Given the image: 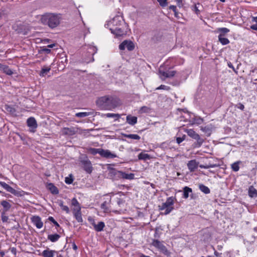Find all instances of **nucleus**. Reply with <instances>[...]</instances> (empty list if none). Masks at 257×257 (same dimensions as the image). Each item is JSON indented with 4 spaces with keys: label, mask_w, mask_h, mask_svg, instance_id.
Here are the masks:
<instances>
[{
    "label": "nucleus",
    "mask_w": 257,
    "mask_h": 257,
    "mask_svg": "<svg viewBox=\"0 0 257 257\" xmlns=\"http://www.w3.org/2000/svg\"><path fill=\"white\" fill-rule=\"evenodd\" d=\"M102 150V149H101V148H98V149L90 148L89 150V152L92 155H96L97 154H98L101 156Z\"/></svg>",
    "instance_id": "obj_37"
},
{
    "label": "nucleus",
    "mask_w": 257,
    "mask_h": 257,
    "mask_svg": "<svg viewBox=\"0 0 257 257\" xmlns=\"http://www.w3.org/2000/svg\"><path fill=\"white\" fill-rule=\"evenodd\" d=\"M235 107H237V108H238L241 110H243L244 109V105L241 103H239L237 104L236 105H235Z\"/></svg>",
    "instance_id": "obj_49"
},
{
    "label": "nucleus",
    "mask_w": 257,
    "mask_h": 257,
    "mask_svg": "<svg viewBox=\"0 0 257 257\" xmlns=\"http://www.w3.org/2000/svg\"><path fill=\"white\" fill-rule=\"evenodd\" d=\"M111 199L109 198L107 201H104L101 205V208L104 211H107L109 210L108 205L110 202Z\"/></svg>",
    "instance_id": "obj_32"
},
{
    "label": "nucleus",
    "mask_w": 257,
    "mask_h": 257,
    "mask_svg": "<svg viewBox=\"0 0 257 257\" xmlns=\"http://www.w3.org/2000/svg\"><path fill=\"white\" fill-rule=\"evenodd\" d=\"M42 52H45L47 54L50 53L51 52V50L48 48H44L42 49Z\"/></svg>",
    "instance_id": "obj_54"
},
{
    "label": "nucleus",
    "mask_w": 257,
    "mask_h": 257,
    "mask_svg": "<svg viewBox=\"0 0 257 257\" xmlns=\"http://www.w3.org/2000/svg\"><path fill=\"white\" fill-rule=\"evenodd\" d=\"M227 65L229 68H231L234 72H236L232 64L230 62H228L227 63Z\"/></svg>",
    "instance_id": "obj_55"
},
{
    "label": "nucleus",
    "mask_w": 257,
    "mask_h": 257,
    "mask_svg": "<svg viewBox=\"0 0 257 257\" xmlns=\"http://www.w3.org/2000/svg\"><path fill=\"white\" fill-rule=\"evenodd\" d=\"M224 36H218V41L222 45H225L229 43V40Z\"/></svg>",
    "instance_id": "obj_33"
},
{
    "label": "nucleus",
    "mask_w": 257,
    "mask_h": 257,
    "mask_svg": "<svg viewBox=\"0 0 257 257\" xmlns=\"http://www.w3.org/2000/svg\"><path fill=\"white\" fill-rule=\"evenodd\" d=\"M195 140H196V142L194 144V147L195 148L200 147L204 142V140L201 138L199 135H198Z\"/></svg>",
    "instance_id": "obj_28"
},
{
    "label": "nucleus",
    "mask_w": 257,
    "mask_h": 257,
    "mask_svg": "<svg viewBox=\"0 0 257 257\" xmlns=\"http://www.w3.org/2000/svg\"><path fill=\"white\" fill-rule=\"evenodd\" d=\"M124 203V201L118 198L117 200V204L119 206H120L121 204H123Z\"/></svg>",
    "instance_id": "obj_52"
},
{
    "label": "nucleus",
    "mask_w": 257,
    "mask_h": 257,
    "mask_svg": "<svg viewBox=\"0 0 257 257\" xmlns=\"http://www.w3.org/2000/svg\"><path fill=\"white\" fill-rule=\"evenodd\" d=\"M63 133L65 135L71 136L75 134V131L73 128L64 127L63 128Z\"/></svg>",
    "instance_id": "obj_27"
},
{
    "label": "nucleus",
    "mask_w": 257,
    "mask_h": 257,
    "mask_svg": "<svg viewBox=\"0 0 257 257\" xmlns=\"http://www.w3.org/2000/svg\"><path fill=\"white\" fill-rule=\"evenodd\" d=\"M176 1L178 4V7H181L182 6V0H176Z\"/></svg>",
    "instance_id": "obj_57"
},
{
    "label": "nucleus",
    "mask_w": 257,
    "mask_h": 257,
    "mask_svg": "<svg viewBox=\"0 0 257 257\" xmlns=\"http://www.w3.org/2000/svg\"><path fill=\"white\" fill-rule=\"evenodd\" d=\"M55 253H57L56 251L50 250L47 248L42 252L41 254L44 257H54L55 255Z\"/></svg>",
    "instance_id": "obj_17"
},
{
    "label": "nucleus",
    "mask_w": 257,
    "mask_h": 257,
    "mask_svg": "<svg viewBox=\"0 0 257 257\" xmlns=\"http://www.w3.org/2000/svg\"><path fill=\"white\" fill-rule=\"evenodd\" d=\"M193 10L195 11V13L197 14V15H198L200 13V11L198 9V7H197V6L196 5H195L194 7V9Z\"/></svg>",
    "instance_id": "obj_53"
},
{
    "label": "nucleus",
    "mask_w": 257,
    "mask_h": 257,
    "mask_svg": "<svg viewBox=\"0 0 257 257\" xmlns=\"http://www.w3.org/2000/svg\"><path fill=\"white\" fill-rule=\"evenodd\" d=\"M159 74L160 77L162 79H165L166 78H171L175 75L176 72L175 71H170L168 70L166 71H163L161 68L159 69Z\"/></svg>",
    "instance_id": "obj_10"
},
{
    "label": "nucleus",
    "mask_w": 257,
    "mask_h": 257,
    "mask_svg": "<svg viewBox=\"0 0 257 257\" xmlns=\"http://www.w3.org/2000/svg\"><path fill=\"white\" fill-rule=\"evenodd\" d=\"M187 135L193 139H195L199 135L197 134L193 130L188 129L186 131Z\"/></svg>",
    "instance_id": "obj_31"
},
{
    "label": "nucleus",
    "mask_w": 257,
    "mask_h": 257,
    "mask_svg": "<svg viewBox=\"0 0 257 257\" xmlns=\"http://www.w3.org/2000/svg\"><path fill=\"white\" fill-rule=\"evenodd\" d=\"M9 219L8 216H6L4 213L2 214V220L3 222H7Z\"/></svg>",
    "instance_id": "obj_50"
},
{
    "label": "nucleus",
    "mask_w": 257,
    "mask_h": 257,
    "mask_svg": "<svg viewBox=\"0 0 257 257\" xmlns=\"http://www.w3.org/2000/svg\"><path fill=\"white\" fill-rule=\"evenodd\" d=\"M146 109H148V107H146V106H143L141 108V109L140 110H141L142 111H143V112H146Z\"/></svg>",
    "instance_id": "obj_61"
},
{
    "label": "nucleus",
    "mask_w": 257,
    "mask_h": 257,
    "mask_svg": "<svg viewBox=\"0 0 257 257\" xmlns=\"http://www.w3.org/2000/svg\"><path fill=\"white\" fill-rule=\"evenodd\" d=\"M96 104L101 110H112L120 104L119 99L111 95H105L99 97Z\"/></svg>",
    "instance_id": "obj_2"
},
{
    "label": "nucleus",
    "mask_w": 257,
    "mask_h": 257,
    "mask_svg": "<svg viewBox=\"0 0 257 257\" xmlns=\"http://www.w3.org/2000/svg\"><path fill=\"white\" fill-rule=\"evenodd\" d=\"M198 163L195 160L189 161L187 163V167L190 172H194L198 167Z\"/></svg>",
    "instance_id": "obj_15"
},
{
    "label": "nucleus",
    "mask_w": 257,
    "mask_h": 257,
    "mask_svg": "<svg viewBox=\"0 0 257 257\" xmlns=\"http://www.w3.org/2000/svg\"><path fill=\"white\" fill-rule=\"evenodd\" d=\"M73 179L72 178V175H70L69 177H67L65 178V182L67 184H71L73 183Z\"/></svg>",
    "instance_id": "obj_44"
},
{
    "label": "nucleus",
    "mask_w": 257,
    "mask_h": 257,
    "mask_svg": "<svg viewBox=\"0 0 257 257\" xmlns=\"http://www.w3.org/2000/svg\"><path fill=\"white\" fill-rule=\"evenodd\" d=\"M60 235L58 234L55 233L53 234H49L48 235V239L52 242H54L58 240L60 238Z\"/></svg>",
    "instance_id": "obj_23"
},
{
    "label": "nucleus",
    "mask_w": 257,
    "mask_h": 257,
    "mask_svg": "<svg viewBox=\"0 0 257 257\" xmlns=\"http://www.w3.org/2000/svg\"><path fill=\"white\" fill-rule=\"evenodd\" d=\"M51 67L48 66H44L42 68L41 71L39 73V75L41 77H44L46 74L50 71Z\"/></svg>",
    "instance_id": "obj_25"
},
{
    "label": "nucleus",
    "mask_w": 257,
    "mask_h": 257,
    "mask_svg": "<svg viewBox=\"0 0 257 257\" xmlns=\"http://www.w3.org/2000/svg\"><path fill=\"white\" fill-rule=\"evenodd\" d=\"M48 220L51 221L56 227H59V224L58 222L54 219L52 216H50L48 218Z\"/></svg>",
    "instance_id": "obj_47"
},
{
    "label": "nucleus",
    "mask_w": 257,
    "mask_h": 257,
    "mask_svg": "<svg viewBox=\"0 0 257 257\" xmlns=\"http://www.w3.org/2000/svg\"><path fill=\"white\" fill-rule=\"evenodd\" d=\"M27 123L31 128V132L34 133L38 126L37 121L34 117H29L27 120Z\"/></svg>",
    "instance_id": "obj_11"
},
{
    "label": "nucleus",
    "mask_w": 257,
    "mask_h": 257,
    "mask_svg": "<svg viewBox=\"0 0 257 257\" xmlns=\"http://www.w3.org/2000/svg\"><path fill=\"white\" fill-rule=\"evenodd\" d=\"M175 198L170 197L167 199L165 202L163 203L161 205L159 206V209L160 210H165L163 213L164 215L169 214L173 209V204L174 203Z\"/></svg>",
    "instance_id": "obj_4"
},
{
    "label": "nucleus",
    "mask_w": 257,
    "mask_h": 257,
    "mask_svg": "<svg viewBox=\"0 0 257 257\" xmlns=\"http://www.w3.org/2000/svg\"><path fill=\"white\" fill-rule=\"evenodd\" d=\"M123 135L124 137L126 138H129L134 140H139L141 138V137L137 134H124Z\"/></svg>",
    "instance_id": "obj_36"
},
{
    "label": "nucleus",
    "mask_w": 257,
    "mask_h": 257,
    "mask_svg": "<svg viewBox=\"0 0 257 257\" xmlns=\"http://www.w3.org/2000/svg\"><path fill=\"white\" fill-rule=\"evenodd\" d=\"M61 209L65 211L67 213H69L70 212L69 208L67 206L64 205L62 207H61Z\"/></svg>",
    "instance_id": "obj_51"
},
{
    "label": "nucleus",
    "mask_w": 257,
    "mask_h": 257,
    "mask_svg": "<svg viewBox=\"0 0 257 257\" xmlns=\"http://www.w3.org/2000/svg\"><path fill=\"white\" fill-rule=\"evenodd\" d=\"M2 70L8 75H12L13 74L12 70L7 65H5Z\"/></svg>",
    "instance_id": "obj_41"
},
{
    "label": "nucleus",
    "mask_w": 257,
    "mask_h": 257,
    "mask_svg": "<svg viewBox=\"0 0 257 257\" xmlns=\"http://www.w3.org/2000/svg\"><path fill=\"white\" fill-rule=\"evenodd\" d=\"M173 12L174 13L175 17L179 18L180 17L179 16V13L177 12V10H176L175 11H173Z\"/></svg>",
    "instance_id": "obj_62"
},
{
    "label": "nucleus",
    "mask_w": 257,
    "mask_h": 257,
    "mask_svg": "<svg viewBox=\"0 0 257 257\" xmlns=\"http://www.w3.org/2000/svg\"><path fill=\"white\" fill-rule=\"evenodd\" d=\"M32 223L37 228H41L43 227V223L41 218L39 216H34L31 218Z\"/></svg>",
    "instance_id": "obj_12"
},
{
    "label": "nucleus",
    "mask_w": 257,
    "mask_h": 257,
    "mask_svg": "<svg viewBox=\"0 0 257 257\" xmlns=\"http://www.w3.org/2000/svg\"><path fill=\"white\" fill-rule=\"evenodd\" d=\"M201 130L204 133L206 136L209 137L212 133L211 127L209 125H207L205 126H201Z\"/></svg>",
    "instance_id": "obj_22"
},
{
    "label": "nucleus",
    "mask_w": 257,
    "mask_h": 257,
    "mask_svg": "<svg viewBox=\"0 0 257 257\" xmlns=\"http://www.w3.org/2000/svg\"><path fill=\"white\" fill-rule=\"evenodd\" d=\"M109 176L112 179L119 180L120 179L121 176V171H118L113 168H109Z\"/></svg>",
    "instance_id": "obj_9"
},
{
    "label": "nucleus",
    "mask_w": 257,
    "mask_h": 257,
    "mask_svg": "<svg viewBox=\"0 0 257 257\" xmlns=\"http://www.w3.org/2000/svg\"><path fill=\"white\" fill-rule=\"evenodd\" d=\"M108 25L110 26L109 30L111 33L117 37L121 36L126 33L127 25L121 16H117L114 17Z\"/></svg>",
    "instance_id": "obj_1"
},
{
    "label": "nucleus",
    "mask_w": 257,
    "mask_h": 257,
    "mask_svg": "<svg viewBox=\"0 0 257 257\" xmlns=\"http://www.w3.org/2000/svg\"><path fill=\"white\" fill-rule=\"evenodd\" d=\"M62 20L60 14L54 13H46L41 16V23L51 29L57 28Z\"/></svg>",
    "instance_id": "obj_3"
},
{
    "label": "nucleus",
    "mask_w": 257,
    "mask_h": 257,
    "mask_svg": "<svg viewBox=\"0 0 257 257\" xmlns=\"http://www.w3.org/2000/svg\"><path fill=\"white\" fill-rule=\"evenodd\" d=\"M252 22L255 24L252 25L250 28L253 30L257 31V17H253L252 18Z\"/></svg>",
    "instance_id": "obj_42"
},
{
    "label": "nucleus",
    "mask_w": 257,
    "mask_h": 257,
    "mask_svg": "<svg viewBox=\"0 0 257 257\" xmlns=\"http://www.w3.org/2000/svg\"><path fill=\"white\" fill-rule=\"evenodd\" d=\"M135 178V174L133 173L127 174L124 172H121L120 179L126 180H133Z\"/></svg>",
    "instance_id": "obj_21"
},
{
    "label": "nucleus",
    "mask_w": 257,
    "mask_h": 257,
    "mask_svg": "<svg viewBox=\"0 0 257 257\" xmlns=\"http://www.w3.org/2000/svg\"><path fill=\"white\" fill-rule=\"evenodd\" d=\"M138 158L139 160H147L150 159V155L148 154L141 153L138 155Z\"/></svg>",
    "instance_id": "obj_39"
},
{
    "label": "nucleus",
    "mask_w": 257,
    "mask_h": 257,
    "mask_svg": "<svg viewBox=\"0 0 257 257\" xmlns=\"http://www.w3.org/2000/svg\"><path fill=\"white\" fill-rule=\"evenodd\" d=\"M72 248L74 250H76L77 249V245H76V244L73 242L72 243Z\"/></svg>",
    "instance_id": "obj_60"
},
{
    "label": "nucleus",
    "mask_w": 257,
    "mask_h": 257,
    "mask_svg": "<svg viewBox=\"0 0 257 257\" xmlns=\"http://www.w3.org/2000/svg\"><path fill=\"white\" fill-rule=\"evenodd\" d=\"M157 1L159 3L160 5L162 7H165L168 4L167 0H157Z\"/></svg>",
    "instance_id": "obj_45"
},
{
    "label": "nucleus",
    "mask_w": 257,
    "mask_h": 257,
    "mask_svg": "<svg viewBox=\"0 0 257 257\" xmlns=\"http://www.w3.org/2000/svg\"><path fill=\"white\" fill-rule=\"evenodd\" d=\"M248 195L252 198L257 196V190L252 186L249 187Z\"/></svg>",
    "instance_id": "obj_26"
},
{
    "label": "nucleus",
    "mask_w": 257,
    "mask_h": 257,
    "mask_svg": "<svg viewBox=\"0 0 257 257\" xmlns=\"http://www.w3.org/2000/svg\"><path fill=\"white\" fill-rule=\"evenodd\" d=\"M94 229L97 232H100L103 230L105 227V223L103 221H99L96 224L94 221L92 223Z\"/></svg>",
    "instance_id": "obj_16"
},
{
    "label": "nucleus",
    "mask_w": 257,
    "mask_h": 257,
    "mask_svg": "<svg viewBox=\"0 0 257 257\" xmlns=\"http://www.w3.org/2000/svg\"><path fill=\"white\" fill-rule=\"evenodd\" d=\"M59 205L61 208L64 205L63 204V202L62 201H60L59 202Z\"/></svg>",
    "instance_id": "obj_63"
},
{
    "label": "nucleus",
    "mask_w": 257,
    "mask_h": 257,
    "mask_svg": "<svg viewBox=\"0 0 257 257\" xmlns=\"http://www.w3.org/2000/svg\"><path fill=\"white\" fill-rule=\"evenodd\" d=\"M199 167L202 169H209V167L207 166V165H200Z\"/></svg>",
    "instance_id": "obj_59"
},
{
    "label": "nucleus",
    "mask_w": 257,
    "mask_h": 257,
    "mask_svg": "<svg viewBox=\"0 0 257 257\" xmlns=\"http://www.w3.org/2000/svg\"><path fill=\"white\" fill-rule=\"evenodd\" d=\"M241 163V161H236L231 165V168L234 172H237L239 169V165Z\"/></svg>",
    "instance_id": "obj_35"
},
{
    "label": "nucleus",
    "mask_w": 257,
    "mask_h": 257,
    "mask_svg": "<svg viewBox=\"0 0 257 257\" xmlns=\"http://www.w3.org/2000/svg\"><path fill=\"white\" fill-rule=\"evenodd\" d=\"M80 162L84 171L88 174H91L93 170V167L91 162L87 157L85 156L84 158H80Z\"/></svg>",
    "instance_id": "obj_6"
},
{
    "label": "nucleus",
    "mask_w": 257,
    "mask_h": 257,
    "mask_svg": "<svg viewBox=\"0 0 257 257\" xmlns=\"http://www.w3.org/2000/svg\"><path fill=\"white\" fill-rule=\"evenodd\" d=\"M186 138V136L184 135L182 137H177L176 138V142L177 144H180L184 140H185Z\"/></svg>",
    "instance_id": "obj_46"
},
{
    "label": "nucleus",
    "mask_w": 257,
    "mask_h": 257,
    "mask_svg": "<svg viewBox=\"0 0 257 257\" xmlns=\"http://www.w3.org/2000/svg\"><path fill=\"white\" fill-rule=\"evenodd\" d=\"M192 192V190L191 188L185 186L183 188V197L185 199H187L189 197V193Z\"/></svg>",
    "instance_id": "obj_29"
},
{
    "label": "nucleus",
    "mask_w": 257,
    "mask_h": 257,
    "mask_svg": "<svg viewBox=\"0 0 257 257\" xmlns=\"http://www.w3.org/2000/svg\"><path fill=\"white\" fill-rule=\"evenodd\" d=\"M73 215L78 222H82L83 219L81 211L79 212H73Z\"/></svg>",
    "instance_id": "obj_34"
},
{
    "label": "nucleus",
    "mask_w": 257,
    "mask_h": 257,
    "mask_svg": "<svg viewBox=\"0 0 257 257\" xmlns=\"http://www.w3.org/2000/svg\"><path fill=\"white\" fill-rule=\"evenodd\" d=\"M71 205L73 206L72 209L73 212H78L81 211L80 205L76 198H73L71 200Z\"/></svg>",
    "instance_id": "obj_14"
},
{
    "label": "nucleus",
    "mask_w": 257,
    "mask_h": 257,
    "mask_svg": "<svg viewBox=\"0 0 257 257\" xmlns=\"http://www.w3.org/2000/svg\"><path fill=\"white\" fill-rule=\"evenodd\" d=\"M199 189L202 192L206 194H209L210 192L209 188L203 184L199 185Z\"/></svg>",
    "instance_id": "obj_38"
},
{
    "label": "nucleus",
    "mask_w": 257,
    "mask_h": 257,
    "mask_svg": "<svg viewBox=\"0 0 257 257\" xmlns=\"http://www.w3.org/2000/svg\"><path fill=\"white\" fill-rule=\"evenodd\" d=\"M2 206L4 208V210L5 212L8 211L11 208V204L7 200H3L1 203Z\"/></svg>",
    "instance_id": "obj_24"
},
{
    "label": "nucleus",
    "mask_w": 257,
    "mask_h": 257,
    "mask_svg": "<svg viewBox=\"0 0 257 257\" xmlns=\"http://www.w3.org/2000/svg\"><path fill=\"white\" fill-rule=\"evenodd\" d=\"M152 245L157 248L164 254L168 256L170 255V252L168 250L166 247L159 240L157 239L153 240Z\"/></svg>",
    "instance_id": "obj_7"
},
{
    "label": "nucleus",
    "mask_w": 257,
    "mask_h": 257,
    "mask_svg": "<svg viewBox=\"0 0 257 257\" xmlns=\"http://www.w3.org/2000/svg\"><path fill=\"white\" fill-rule=\"evenodd\" d=\"M169 9L170 10H172L173 11H175L176 10H177L176 7L173 5L170 6L169 7Z\"/></svg>",
    "instance_id": "obj_58"
},
{
    "label": "nucleus",
    "mask_w": 257,
    "mask_h": 257,
    "mask_svg": "<svg viewBox=\"0 0 257 257\" xmlns=\"http://www.w3.org/2000/svg\"><path fill=\"white\" fill-rule=\"evenodd\" d=\"M156 89H164L169 90L170 89V87L165 85H161L159 87L157 88Z\"/></svg>",
    "instance_id": "obj_48"
},
{
    "label": "nucleus",
    "mask_w": 257,
    "mask_h": 257,
    "mask_svg": "<svg viewBox=\"0 0 257 257\" xmlns=\"http://www.w3.org/2000/svg\"><path fill=\"white\" fill-rule=\"evenodd\" d=\"M89 114V112H83L77 113H76L75 115H76V116L78 117H84L88 116Z\"/></svg>",
    "instance_id": "obj_43"
},
{
    "label": "nucleus",
    "mask_w": 257,
    "mask_h": 257,
    "mask_svg": "<svg viewBox=\"0 0 257 257\" xmlns=\"http://www.w3.org/2000/svg\"><path fill=\"white\" fill-rule=\"evenodd\" d=\"M96 48L93 46H90L88 48V52L89 53V54L91 56V58L89 60H85L84 61L86 63H89L94 60L92 56L95 53H96Z\"/></svg>",
    "instance_id": "obj_19"
},
{
    "label": "nucleus",
    "mask_w": 257,
    "mask_h": 257,
    "mask_svg": "<svg viewBox=\"0 0 257 257\" xmlns=\"http://www.w3.org/2000/svg\"><path fill=\"white\" fill-rule=\"evenodd\" d=\"M55 255L56 257H63L61 254H59L57 251V253H55Z\"/></svg>",
    "instance_id": "obj_64"
},
{
    "label": "nucleus",
    "mask_w": 257,
    "mask_h": 257,
    "mask_svg": "<svg viewBox=\"0 0 257 257\" xmlns=\"http://www.w3.org/2000/svg\"><path fill=\"white\" fill-rule=\"evenodd\" d=\"M126 49L128 51H133L135 48V45L131 41L124 40L119 45V49L120 50H124Z\"/></svg>",
    "instance_id": "obj_8"
},
{
    "label": "nucleus",
    "mask_w": 257,
    "mask_h": 257,
    "mask_svg": "<svg viewBox=\"0 0 257 257\" xmlns=\"http://www.w3.org/2000/svg\"><path fill=\"white\" fill-rule=\"evenodd\" d=\"M0 185L8 192L11 193L15 196L21 197L23 196L25 194L24 191L22 190H16L5 182L0 181Z\"/></svg>",
    "instance_id": "obj_5"
},
{
    "label": "nucleus",
    "mask_w": 257,
    "mask_h": 257,
    "mask_svg": "<svg viewBox=\"0 0 257 257\" xmlns=\"http://www.w3.org/2000/svg\"><path fill=\"white\" fill-rule=\"evenodd\" d=\"M207 166L209 167V168H215V167H219V165H217V164H208L207 165Z\"/></svg>",
    "instance_id": "obj_56"
},
{
    "label": "nucleus",
    "mask_w": 257,
    "mask_h": 257,
    "mask_svg": "<svg viewBox=\"0 0 257 257\" xmlns=\"http://www.w3.org/2000/svg\"><path fill=\"white\" fill-rule=\"evenodd\" d=\"M101 156L106 159H112L117 157V155L114 153H111L108 150H102Z\"/></svg>",
    "instance_id": "obj_13"
},
{
    "label": "nucleus",
    "mask_w": 257,
    "mask_h": 257,
    "mask_svg": "<svg viewBox=\"0 0 257 257\" xmlns=\"http://www.w3.org/2000/svg\"><path fill=\"white\" fill-rule=\"evenodd\" d=\"M137 117L132 116L130 114L127 115L126 117V122L131 125H134L135 124H136L137 123Z\"/></svg>",
    "instance_id": "obj_18"
},
{
    "label": "nucleus",
    "mask_w": 257,
    "mask_h": 257,
    "mask_svg": "<svg viewBox=\"0 0 257 257\" xmlns=\"http://www.w3.org/2000/svg\"><path fill=\"white\" fill-rule=\"evenodd\" d=\"M47 188L53 195H57L59 193L58 189L53 183H49Z\"/></svg>",
    "instance_id": "obj_20"
},
{
    "label": "nucleus",
    "mask_w": 257,
    "mask_h": 257,
    "mask_svg": "<svg viewBox=\"0 0 257 257\" xmlns=\"http://www.w3.org/2000/svg\"><path fill=\"white\" fill-rule=\"evenodd\" d=\"M229 29L226 28H219L217 29V32H219L220 34L218 36H225L226 34L229 32Z\"/></svg>",
    "instance_id": "obj_30"
},
{
    "label": "nucleus",
    "mask_w": 257,
    "mask_h": 257,
    "mask_svg": "<svg viewBox=\"0 0 257 257\" xmlns=\"http://www.w3.org/2000/svg\"><path fill=\"white\" fill-rule=\"evenodd\" d=\"M103 116L106 117H114L115 118L116 120L118 119L120 117V115L118 113H108L104 114Z\"/></svg>",
    "instance_id": "obj_40"
}]
</instances>
